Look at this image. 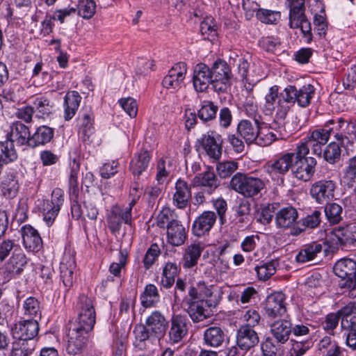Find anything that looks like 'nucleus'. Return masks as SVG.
I'll use <instances>...</instances> for the list:
<instances>
[{"label":"nucleus","mask_w":356,"mask_h":356,"mask_svg":"<svg viewBox=\"0 0 356 356\" xmlns=\"http://www.w3.org/2000/svg\"><path fill=\"white\" fill-rule=\"evenodd\" d=\"M79 316L77 321L71 325L67 334L66 351L70 355H76L85 348L88 332L95 323V312L91 298L81 295L77 303Z\"/></svg>","instance_id":"f257e3e1"},{"label":"nucleus","mask_w":356,"mask_h":356,"mask_svg":"<svg viewBox=\"0 0 356 356\" xmlns=\"http://www.w3.org/2000/svg\"><path fill=\"white\" fill-rule=\"evenodd\" d=\"M315 93V88L311 84H306L300 89L294 86H288L280 92L277 113L281 118H285L292 105L296 102L300 107H307Z\"/></svg>","instance_id":"f03ea898"},{"label":"nucleus","mask_w":356,"mask_h":356,"mask_svg":"<svg viewBox=\"0 0 356 356\" xmlns=\"http://www.w3.org/2000/svg\"><path fill=\"white\" fill-rule=\"evenodd\" d=\"M265 182L259 177L237 172L231 179L230 188L245 198H253L265 188Z\"/></svg>","instance_id":"7ed1b4c3"},{"label":"nucleus","mask_w":356,"mask_h":356,"mask_svg":"<svg viewBox=\"0 0 356 356\" xmlns=\"http://www.w3.org/2000/svg\"><path fill=\"white\" fill-rule=\"evenodd\" d=\"M295 161L292 165V173L298 180L305 182L309 181L316 172V160L309 154L307 147H296L295 149Z\"/></svg>","instance_id":"20e7f679"},{"label":"nucleus","mask_w":356,"mask_h":356,"mask_svg":"<svg viewBox=\"0 0 356 356\" xmlns=\"http://www.w3.org/2000/svg\"><path fill=\"white\" fill-rule=\"evenodd\" d=\"M333 123V120H330L325 125L324 128L314 130L311 134L305 138L303 141L300 143L297 147H307L308 152H309V149H311L314 154L321 156L322 154V146L327 143L330 138V133L333 130L332 128L328 127V124Z\"/></svg>","instance_id":"39448f33"},{"label":"nucleus","mask_w":356,"mask_h":356,"mask_svg":"<svg viewBox=\"0 0 356 356\" xmlns=\"http://www.w3.org/2000/svg\"><path fill=\"white\" fill-rule=\"evenodd\" d=\"M213 88L218 92H225L231 85L232 76L231 69L228 64L222 60L213 63L211 68Z\"/></svg>","instance_id":"423d86ee"},{"label":"nucleus","mask_w":356,"mask_h":356,"mask_svg":"<svg viewBox=\"0 0 356 356\" xmlns=\"http://www.w3.org/2000/svg\"><path fill=\"white\" fill-rule=\"evenodd\" d=\"M64 201L63 192L60 188H56L52 191L51 200L43 201L42 212L43 219L48 226L53 224L55 218L60 209Z\"/></svg>","instance_id":"0eeeda50"},{"label":"nucleus","mask_w":356,"mask_h":356,"mask_svg":"<svg viewBox=\"0 0 356 356\" xmlns=\"http://www.w3.org/2000/svg\"><path fill=\"white\" fill-rule=\"evenodd\" d=\"M197 143H199L207 154L214 160H218L222 154V139L220 135L214 131L204 134Z\"/></svg>","instance_id":"6e6552de"},{"label":"nucleus","mask_w":356,"mask_h":356,"mask_svg":"<svg viewBox=\"0 0 356 356\" xmlns=\"http://www.w3.org/2000/svg\"><path fill=\"white\" fill-rule=\"evenodd\" d=\"M295 155V152L284 153L277 159L267 162L264 169L271 177L283 175L292 168Z\"/></svg>","instance_id":"1a4fd4ad"},{"label":"nucleus","mask_w":356,"mask_h":356,"mask_svg":"<svg viewBox=\"0 0 356 356\" xmlns=\"http://www.w3.org/2000/svg\"><path fill=\"white\" fill-rule=\"evenodd\" d=\"M187 72V65L184 62L175 64L163 78L162 84L168 90L177 91L181 88Z\"/></svg>","instance_id":"9d476101"},{"label":"nucleus","mask_w":356,"mask_h":356,"mask_svg":"<svg viewBox=\"0 0 356 356\" xmlns=\"http://www.w3.org/2000/svg\"><path fill=\"white\" fill-rule=\"evenodd\" d=\"M336 188L337 184L332 180H320L312 184L310 194L318 203L323 204L334 197Z\"/></svg>","instance_id":"9b49d317"},{"label":"nucleus","mask_w":356,"mask_h":356,"mask_svg":"<svg viewBox=\"0 0 356 356\" xmlns=\"http://www.w3.org/2000/svg\"><path fill=\"white\" fill-rule=\"evenodd\" d=\"M285 295L282 292H275L268 296L265 302V312L270 318L283 316L286 312Z\"/></svg>","instance_id":"f8f14e48"},{"label":"nucleus","mask_w":356,"mask_h":356,"mask_svg":"<svg viewBox=\"0 0 356 356\" xmlns=\"http://www.w3.org/2000/svg\"><path fill=\"white\" fill-rule=\"evenodd\" d=\"M210 67L200 63L195 65L193 73V85L197 92L206 91L209 86H213V79Z\"/></svg>","instance_id":"ddd939ff"},{"label":"nucleus","mask_w":356,"mask_h":356,"mask_svg":"<svg viewBox=\"0 0 356 356\" xmlns=\"http://www.w3.org/2000/svg\"><path fill=\"white\" fill-rule=\"evenodd\" d=\"M39 324L37 319L24 320L16 323L11 329L13 339H33L38 334Z\"/></svg>","instance_id":"4468645a"},{"label":"nucleus","mask_w":356,"mask_h":356,"mask_svg":"<svg viewBox=\"0 0 356 356\" xmlns=\"http://www.w3.org/2000/svg\"><path fill=\"white\" fill-rule=\"evenodd\" d=\"M216 214L213 211H205L194 220L192 226L193 234L198 237L203 236L210 232L216 221Z\"/></svg>","instance_id":"2eb2a0df"},{"label":"nucleus","mask_w":356,"mask_h":356,"mask_svg":"<svg viewBox=\"0 0 356 356\" xmlns=\"http://www.w3.org/2000/svg\"><path fill=\"white\" fill-rule=\"evenodd\" d=\"M145 325L154 339L159 341L165 334L168 322L159 312H154L146 319Z\"/></svg>","instance_id":"dca6fc26"},{"label":"nucleus","mask_w":356,"mask_h":356,"mask_svg":"<svg viewBox=\"0 0 356 356\" xmlns=\"http://www.w3.org/2000/svg\"><path fill=\"white\" fill-rule=\"evenodd\" d=\"M188 319L186 315L174 314L171 318V327L169 331L170 341L178 343L188 333Z\"/></svg>","instance_id":"f3484780"},{"label":"nucleus","mask_w":356,"mask_h":356,"mask_svg":"<svg viewBox=\"0 0 356 356\" xmlns=\"http://www.w3.org/2000/svg\"><path fill=\"white\" fill-rule=\"evenodd\" d=\"M259 341L257 332L252 327L241 326L236 333V344L243 350H249Z\"/></svg>","instance_id":"a211bd4d"},{"label":"nucleus","mask_w":356,"mask_h":356,"mask_svg":"<svg viewBox=\"0 0 356 356\" xmlns=\"http://www.w3.org/2000/svg\"><path fill=\"white\" fill-rule=\"evenodd\" d=\"M6 139L10 140L13 144L16 143L19 145L27 144L30 146L29 129L21 122H14L10 126V131L6 134Z\"/></svg>","instance_id":"6ab92c4d"},{"label":"nucleus","mask_w":356,"mask_h":356,"mask_svg":"<svg viewBox=\"0 0 356 356\" xmlns=\"http://www.w3.org/2000/svg\"><path fill=\"white\" fill-rule=\"evenodd\" d=\"M334 272L337 276L346 282L353 284L356 282V261L351 259H341L336 262L334 266Z\"/></svg>","instance_id":"aec40b11"},{"label":"nucleus","mask_w":356,"mask_h":356,"mask_svg":"<svg viewBox=\"0 0 356 356\" xmlns=\"http://www.w3.org/2000/svg\"><path fill=\"white\" fill-rule=\"evenodd\" d=\"M23 244L29 251L37 252L42 247V238L38 231L29 225H24L21 229Z\"/></svg>","instance_id":"412c9836"},{"label":"nucleus","mask_w":356,"mask_h":356,"mask_svg":"<svg viewBox=\"0 0 356 356\" xmlns=\"http://www.w3.org/2000/svg\"><path fill=\"white\" fill-rule=\"evenodd\" d=\"M76 268L75 260L70 254H65L60 264V277L65 287L73 284L74 271Z\"/></svg>","instance_id":"4be33fe9"},{"label":"nucleus","mask_w":356,"mask_h":356,"mask_svg":"<svg viewBox=\"0 0 356 356\" xmlns=\"http://www.w3.org/2000/svg\"><path fill=\"white\" fill-rule=\"evenodd\" d=\"M191 197V187L183 179H178L175 184V192L173 195V204L179 209L187 207L188 200Z\"/></svg>","instance_id":"5701e85b"},{"label":"nucleus","mask_w":356,"mask_h":356,"mask_svg":"<svg viewBox=\"0 0 356 356\" xmlns=\"http://www.w3.org/2000/svg\"><path fill=\"white\" fill-rule=\"evenodd\" d=\"M167 242L173 246H179L184 243L187 237V231L180 221L177 220L166 229Z\"/></svg>","instance_id":"b1692460"},{"label":"nucleus","mask_w":356,"mask_h":356,"mask_svg":"<svg viewBox=\"0 0 356 356\" xmlns=\"http://www.w3.org/2000/svg\"><path fill=\"white\" fill-rule=\"evenodd\" d=\"M270 332L278 343L284 344L292 332L291 323L285 319L275 321L270 325Z\"/></svg>","instance_id":"393cba45"},{"label":"nucleus","mask_w":356,"mask_h":356,"mask_svg":"<svg viewBox=\"0 0 356 356\" xmlns=\"http://www.w3.org/2000/svg\"><path fill=\"white\" fill-rule=\"evenodd\" d=\"M323 245L318 242H312L304 245L296 257V261L300 264H305L315 260L321 253Z\"/></svg>","instance_id":"a878e982"},{"label":"nucleus","mask_w":356,"mask_h":356,"mask_svg":"<svg viewBox=\"0 0 356 356\" xmlns=\"http://www.w3.org/2000/svg\"><path fill=\"white\" fill-rule=\"evenodd\" d=\"M259 124L255 121L254 123L248 120H241L237 126L236 133L238 136L243 138L246 143L250 144L257 139V130Z\"/></svg>","instance_id":"bb28decb"},{"label":"nucleus","mask_w":356,"mask_h":356,"mask_svg":"<svg viewBox=\"0 0 356 356\" xmlns=\"http://www.w3.org/2000/svg\"><path fill=\"white\" fill-rule=\"evenodd\" d=\"M184 307V310L194 323L202 321L209 316L208 310L203 307L202 302L186 300Z\"/></svg>","instance_id":"cd10ccee"},{"label":"nucleus","mask_w":356,"mask_h":356,"mask_svg":"<svg viewBox=\"0 0 356 356\" xmlns=\"http://www.w3.org/2000/svg\"><path fill=\"white\" fill-rule=\"evenodd\" d=\"M225 336L224 330L220 327L211 326L204 330L203 340L206 345L218 348L223 344Z\"/></svg>","instance_id":"c85d7f7f"},{"label":"nucleus","mask_w":356,"mask_h":356,"mask_svg":"<svg viewBox=\"0 0 356 356\" xmlns=\"http://www.w3.org/2000/svg\"><path fill=\"white\" fill-rule=\"evenodd\" d=\"M298 216L297 210L292 207L280 209L275 216V223L277 227L286 229L292 226Z\"/></svg>","instance_id":"c756f323"},{"label":"nucleus","mask_w":356,"mask_h":356,"mask_svg":"<svg viewBox=\"0 0 356 356\" xmlns=\"http://www.w3.org/2000/svg\"><path fill=\"white\" fill-rule=\"evenodd\" d=\"M192 184L193 186L207 187L209 194H211L219 185L216 175L210 170L195 175L193 179Z\"/></svg>","instance_id":"7c9ffc66"},{"label":"nucleus","mask_w":356,"mask_h":356,"mask_svg":"<svg viewBox=\"0 0 356 356\" xmlns=\"http://www.w3.org/2000/svg\"><path fill=\"white\" fill-rule=\"evenodd\" d=\"M81 99L76 91H70L65 95L64 98V118L65 120H70L75 115Z\"/></svg>","instance_id":"2f4dec72"},{"label":"nucleus","mask_w":356,"mask_h":356,"mask_svg":"<svg viewBox=\"0 0 356 356\" xmlns=\"http://www.w3.org/2000/svg\"><path fill=\"white\" fill-rule=\"evenodd\" d=\"M54 135V130L48 126L42 125L38 127L34 134L31 136L30 146L37 147L49 143Z\"/></svg>","instance_id":"473e14b6"},{"label":"nucleus","mask_w":356,"mask_h":356,"mask_svg":"<svg viewBox=\"0 0 356 356\" xmlns=\"http://www.w3.org/2000/svg\"><path fill=\"white\" fill-rule=\"evenodd\" d=\"M81 127L79 134L84 142H91V137L95 134L93 127L94 118L91 111L83 112L80 118Z\"/></svg>","instance_id":"72a5a7b5"},{"label":"nucleus","mask_w":356,"mask_h":356,"mask_svg":"<svg viewBox=\"0 0 356 356\" xmlns=\"http://www.w3.org/2000/svg\"><path fill=\"white\" fill-rule=\"evenodd\" d=\"M355 229L356 227L352 225L334 229L331 233L332 240L341 245L353 243L356 241Z\"/></svg>","instance_id":"f704fd0d"},{"label":"nucleus","mask_w":356,"mask_h":356,"mask_svg":"<svg viewBox=\"0 0 356 356\" xmlns=\"http://www.w3.org/2000/svg\"><path fill=\"white\" fill-rule=\"evenodd\" d=\"M204 247L200 243H192L186 248L184 258L183 266L185 268H191L195 266L201 256Z\"/></svg>","instance_id":"c9c22d12"},{"label":"nucleus","mask_w":356,"mask_h":356,"mask_svg":"<svg viewBox=\"0 0 356 356\" xmlns=\"http://www.w3.org/2000/svg\"><path fill=\"white\" fill-rule=\"evenodd\" d=\"M27 258L24 252L19 248H15L12 257L8 263V268L15 275L21 273L27 264Z\"/></svg>","instance_id":"e433bc0d"},{"label":"nucleus","mask_w":356,"mask_h":356,"mask_svg":"<svg viewBox=\"0 0 356 356\" xmlns=\"http://www.w3.org/2000/svg\"><path fill=\"white\" fill-rule=\"evenodd\" d=\"M273 128L268 127L266 124H259L257 139L254 140V143L260 146H268L270 145L273 141L277 138V131H272Z\"/></svg>","instance_id":"4c0bfd02"},{"label":"nucleus","mask_w":356,"mask_h":356,"mask_svg":"<svg viewBox=\"0 0 356 356\" xmlns=\"http://www.w3.org/2000/svg\"><path fill=\"white\" fill-rule=\"evenodd\" d=\"M280 93L279 94V88L277 86H273L268 90V93L265 97V109L269 113H272L273 111L276 113V117L278 119L283 120L285 118H281L278 113V105L279 101L280 100Z\"/></svg>","instance_id":"58836bf2"},{"label":"nucleus","mask_w":356,"mask_h":356,"mask_svg":"<svg viewBox=\"0 0 356 356\" xmlns=\"http://www.w3.org/2000/svg\"><path fill=\"white\" fill-rule=\"evenodd\" d=\"M150 156L147 151L139 153L130 164V169L134 175L139 176L145 171L149 163Z\"/></svg>","instance_id":"ea45409f"},{"label":"nucleus","mask_w":356,"mask_h":356,"mask_svg":"<svg viewBox=\"0 0 356 356\" xmlns=\"http://www.w3.org/2000/svg\"><path fill=\"white\" fill-rule=\"evenodd\" d=\"M24 315L30 317L31 320L41 318L42 311L39 301L33 298L29 297L26 299L23 304Z\"/></svg>","instance_id":"a19ab883"},{"label":"nucleus","mask_w":356,"mask_h":356,"mask_svg":"<svg viewBox=\"0 0 356 356\" xmlns=\"http://www.w3.org/2000/svg\"><path fill=\"white\" fill-rule=\"evenodd\" d=\"M142 305L145 307H151L160 300V295L156 286L149 284L145 287L144 292L140 297Z\"/></svg>","instance_id":"79ce46f5"},{"label":"nucleus","mask_w":356,"mask_h":356,"mask_svg":"<svg viewBox=\"0 0 356 356\" xmlns=\"http://www.w3.org/2000/svg\"><path fill=\"white\" fill-rule=\"evenodd\" d=\"M178 274V266L175 263L168 262L163 268L161 285L164 288H170L175 283V278Z\"/></svg>","instance_id":"37998d69"},{"label":"nucleus","mask_w":356,"mask_h":356,"mask_svg":"<svg viewBox=\"0 0 356 356\" xmlns=\"http://www.w3.org/2000/svg\"><path fill=\"white\" fill-rule=\"evenodd\" d=\"M17 154L14 144L6 139L0 141V162L8 163L17 159Z\"/></svg>","instance_id":"c03bdc74"},{"label":"nucleus","mask_w":356,"mask_h":356,"mask_svg":"<svg viewBox=\"0 0 356 356\" xmlns=\"http://www.w3.org/2000/svg\"><path fill=\"white\" fill-rule=\"evenodd\" d=\"M218 106L211 101H204L197 111V116L204 122L213 120L218 111Z\"/></svg>","instance_id":"a18cd8bd"},{"label":"nucleus","mask_w":356,"mask_h":356,"mask_svg":"<svg viewBox=\"0 0 356 356\" xmlns=\"http://www.w3.org/2000/svg\"><path fill=\"white\" fill-rule=\"evenodd\" d=\"M200 31L204 40L213 41L218 35L217 26L212 17H207L200 24Z\"/></svg>","instance_id":"49530a36"},{"label":"nucleus","mask_w":356,"mask_h":356,"mask_svg":"<svg viewBox=\"0 0 356 356\" xmlns=\"http://www.w3.org/2000/svg\"><path fill=\"white\" fill-rule=\"evenodd\" d=\"M291 342L289 356H302L313 346L311 336L303 341L292 340Z\"/></svg>","instance_id":"de8ad7c7"},{"label":"nucleus","mask_w":356,"mask_h":356,"mask_svg":"<svg viewBox=\"0 0 356 356\" xmlns=\"http://www.w3.org/2000/svg\"><path fill=\"white\" fill-rule=\"evenodd\" d=\"M177 220V216L174 211L165 207L159 213L156 222L160 228L167 229L170 227V225H172Z\"/></svg>","instance_id":"09e8293b"},{"label":"nucleus","mask_w":356,"mask_h":356,"mask_svg":"<svg viewBox=\"0 0 356 356\" xmlns=\"http://www.w3.org/2000/svg\"><path fill=\"white\" fill-rule=\"evenodd\" d=\"M77 10L79 16L89 19L95 14L96 3L94 0H79Z\"/></svg>","instance_id":"8fccbe9b"},{"label":"nucleus","mask_w":356,"mask_h":356,"mask_svg":"<svg viewBox=\"0 0 356 356\" xmlns=\"http://www.w3.org/2000/svg\"><path fill=\"white\" fill-rule=\"evenodd\" d=\"M340 143H330L323 152L325 160L330 164H334L339 161L341 154Z\"/></svg>","instance_id":"3c124183"},{"label":"nucleus","mask_w":356,"mask_h":356,"mask_svg":"<svg viewBox=\"0 0 356 356\" xmlns=\"http://www.w3.org/2000/svg\"><path fill=\"white\" fill-rule=\"evenodd\" d=\"M343 179L348 188H356V156L348 160Z\"/></svg>","instance_id":"603ef678"},{"label":"nucleus","mask_w":356,"mask_h":356,"mask_svg":"<svg viewBox=\"0 0 356 356\" xmlns=\"http://www.w3.org/2000/svg\"><path fill=\"white\" fill-rule=\"evenodd\" d=\"M19 184L14 177H8L2 181V193L7 198H13L17 194Z\"/></svg>","instance_id":"864d4df0"},{"label":"nucleus","mask_w":356,"mask_h":356,"mask_svg":"<svg viewBox=\"0 0 356 356\" xmlns=\"http://www.w3.org/2000/svg\"><path fill=\"white\" fill-rule=\"evenodd\" d=\"M342 208L336 203H332L326 206L325 213L328 221L332 224H337L341 220Z\"/></svg>","instance_id":"5fc2aeb1"},{"label":"nucleus","mask_w":356,"mask_h":356,"mask_svg":"<svg viewBox=\"0 0 356 356\" xmlns=\"http://www.w3.org/2000/svg\"><path fill=\"white\" fill-rule=\"evenodd\" d=\"M238 163L234 161L220 162L216 166V170L221 178H227L238 169Z\"/></svg>","instance_id":"6e6d98bb"},{"label":"nucleus","mask_w":356,"mask_h":356,"mask_svg":"<svg viewBox=\"0 0 356 356\" xmlns=\"http://www.w3.org/2000/svg\"><path fill=\"white\" fill-rule=\"evenodd\" d=\"M70 172L69 184L70 190L74 194H75L78 191L79 188L78 174L80 170V163L76 161V159H74L70 163Z\"/></svg>","instance_id":"4d7b16f0"},{"label":"nucleus","mask_w":356,"mask_h":356,"mask_svg":"<svg viewBox=\"0 0 356 356\" xmlns=\"http://www.w3.org/2000/svg\"><path fill=\"white\" fill-rule=\"evenodd\" d=\"M257 276L259 280L266 281L268 280L276 272L275 262L270 261L265 263L255 268Z\"/></svg>","instance_id":"13d9d810"},{"label":"nucleus","mask_w":356,"mask_h":356,"mask_svg":"<svg viewBox=\"0 0 356 356\" xmlns=\"http://www.w3.org/2000/svg\"><path fill=\"white\" fill-rule=\"evenodd\" d=\"M340 318L337 312H332L327 314L322 321L323 330L328 334L334 335V330L339 325Z\"/></svg>","instance_id":"bf43d9fd"},{"label":"nucleus","mask_w":356,"mask_h":356,"mask_svg":"<svg viewBox=\"0 0 356 356\" xmlns=\"http://www.w3.org/2000/svg\"><path fill=\"white\" fill-rule=\"evenodd\" d=\"M161 254V249L158 244L153 243L147 249L144 259L143 264L146 269H149Z\"/></svg>","instance_id":"052dcab7"},{"label":"nucleus","mask_w":356,"mask_h":356,"mask_svg":"<svg viewBox=\"0 0 356 356\" xmlns=\"http://www.w3.org/2000/svg\"><path fill=\"white\" fill-rule=\"evenodd\" d=\"M259 20L265 24H275L280 18L279 12L266 9H260L256 13Z\"/></svg>","instance_id":"680f3d73"},{"label":"nucleus","mask_w":356,"mask_h":356,"mask_svg":"<svg viewBox=\"0 0 356 356\" xmlns=\"http://www.w3.org/2000/svg\"><path fill=\"white\" fill-rule=\"evenodd\" d=\"M337 124L338 125L336 129L339 131L340 133H337L334 135V138L339 143H340L341 146H343L345 145L346 141H349V139L345 135V134H346V130L348 129L350 126L352 127L353 124L343 118H339Z\"/></svg>","instance_id":"e2e57ef3"},{"label":"nucleus","mask_w":356,"mask_h":356,"mask_svg":"<svg viewBox=\"0 0 356 356\" xmlns=\"http://www.w3.org/2000/svg\"><path fill=\"white\" fill-rule=\"evenodd\" d=\"M119 104L123 110L131 117L135 118L138 113L136 101L132 97L122 98Z\"/></svg>","instance_id":"0e129e2a"},{"label":"nucleus","mask_w":356,"mask_h":356,"mask_svg":"<svg viewBox=\"0 0 356 356\" xmlns=\"http://www.w3.org/2000/svg\"><path fill=\"white\" fill-rule=\"evenodd\" d=\"M13 346L16 347L26 355H29L34 350L35 343L33 339H13Z\"/></svg>","instance_id":"69168bd1"},{"label":"nucleus","mask_w":356,"mask_h":356,"mask_svg":"<svg viewBox=\"0 0 356 356\" xmlns=\"http://www.w3.org/2000/svg\"><path fill=\"white\" fill-rule=\"evenodd\" d=\"M242 8L245 12V16L247 19H250L254 16V13L260 10L259 5L256 0H243Z\"/></svg>","instance_id":"338daca9"},{"label":"nucleus","mask_w":356,"mask_h":356,"mask_svg":"<svg viewBox=\"0 0 356 356\" xmlns=\"http://www.w3.org/2000/svg\"><path fill=\"white\" fill-rule=\"evenodd\" d=\"M260 45L265 49L267 51L276 53L280 51V42L275 38L267 37L263 38L259 41Z\"/></svg>","instance_id":"774afa93"}]
</instances>
